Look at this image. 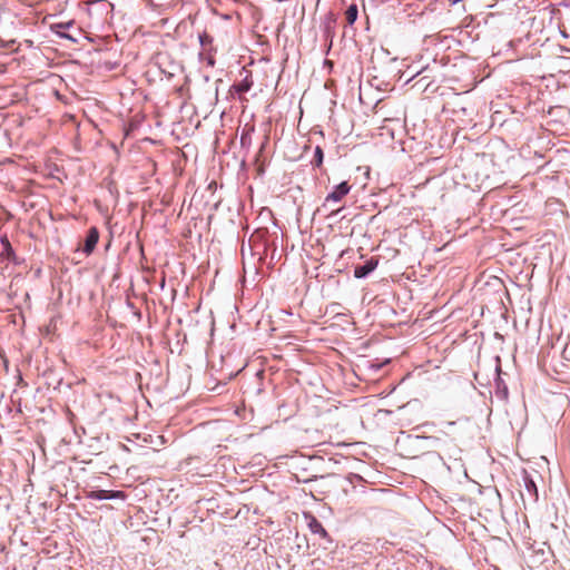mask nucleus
Masks as SVG:
<instances>
[{
  "instance_id": "f3484780",
  "label": "nucleus",
  "mask_w": 570,
  "mask_h": 570,
  "mask_svg": "<svg viewBox=\"0 0 570 570\" xmlns=\"http://www.w3.org/2000/svg\"><path fill=\"white\" fill-rule=\"evenodd\" d=\"M561 50H562V51L570 52V49H569V48L561 47Z\"/></svg>"
},
{
  "instance_id": "dca6fc26",
  "label": "nucleus",
  "mask_w": 570,
  "mask_h": 570,
  "mask_svg": "<svg viewBox=\"0 0 570 570\" xmlns=\"http://www.w3.org/2000/svg\"><path fill=\"white\" fill-rule=\"evenodd\" d=\"M452 4H456L458 2H460L461 0H449Z\"/></svg>"
},
{
  "instance_id": "1a4fd4ad",
  "label": "nucleus",
  "mask_w": 570,
  "mask_h": 570,
  "mask_svg": "<svg viewBox=\"0 0 570 570\" xmlns=\"http://www.w3.org/2000/svg\"><path fill=\"white\" fill-rule=\"evenodd\" d=\"M324 159V153L323 149L320 146H316L314 151V158L312 160V164L316 167H321Z\"/></svg>"
},
{
  "instance_id": "aec40b11",
  "label": "nucleus",
  "mask_w": 570,
  "mask_h": 570,
  "mask_svg": "<svg viewBox=\"0 0 570 570\" xmlns=\"http://www.w3.org/2000/svg\"><path fill=\"white\" fill-rule=\"evenodd\" d=\"M14 570V569H13Z\"/></svg>"
},
{
  "instance_id": "9b49d317",
  "label": "nucleus",
  "mask_w": 570,
  "mask_h": 570,
  "mask_svg": "<svg viewBox=\"0 0 570 570\" xmlns=\"http://www.w3.org/2000/svg\"><path fill=\"white\" fill-rule=\"evenodd\" d=\"M525 490L534 498H538L537 485L533 480L525 479Z\"/></svg>"
},
{
  "instance_id": "ddd939ff",
  "label": "nucleus",
  "mask_w": 570,
  "mask_h": 570,
  "mask_svg": "<svg viewBox=\"0 0 570 570\" xmlns=\"http://www.w3.org/2000/svg\"><path fill=\"white\" fill-rule=\"evenodd\" d=\"M334 21H335L334 19L328 18V20H327V21H326V23H325V33H326V36H327V37H328V36H330V33H331L332 23H334Z\"/></svg>"
},
{
  "instance_id": "7ed1b4c3",
  "label": "nucleus",
  "mask_w": 570,
  "mask_h": 570,
  "mask_svg": "<svg viewBox=\"0 0 570 570\" xmlns=\"http://www.w3.org/2000/svg\"><path fill=\"white\" fill-rule=\"evenodd\" d=\"M99 240V233H98V229L96 227H91L87 235H86V238H85V244H83V253L89 255L94 252L97 243Z\"/></svg>"
},
{
  "instance_id": "f257e3e1",
  "label": "nucleus",
  "mask_w": 570,
  "mask_h": 570,
  "mask_svg": "<svg viewBox=\"0 0 570 570\" xmlns=\"http://www.w3.org/2000/svg\"><path fill=\"white\" fill-rule=\"evenodd\" d=\"M350 190L351 186L347 181H342L341 184L336 185L334 189L326 196L323 208H327L331 203L341 202L343 197L350 193Z\"/></svg>"
},
{
  "instance_id": "39448f33",
  "label": "nucleus",
  "mask_w": 570,
  "mask_h": 570,
  "mask_svg": "<svg viewBox=\"0 0 570 570\" xmlns=\"http://www.w3.org/2000/svg\"><path fill=\"white\" fill-rule=\"evenodd\" d=\"M72 26H73V21L55 23L51 26V30L61 38L68 39L72 42H77V38L62 31V28H70Z\"/></svg>"
},
{
  "instance_id": "20e7f679",
  "label": "nucleus",
  "mask_w": 570,
  "mask_h": 570,
  "mask_svg": "<svg viewBox=\"0 0 570 570\" xmlns=\"http://www.w3.org/2000/svg\"><path fill=\"white\" fill-rule=\"evenodd\" d=\"M377 266V261L374 258H371L366 261L362 265H357L354 268V276L356 278H365L368 274H371Z\"/></svg>"
},
{
  "instance_id": "6e6552de",
  "label": "nucleus",
  "mask_w": 570,
  "mask_h": 570,
  "mask_svg": "<svg viewBox=\"0 0 570 570\" xmlns=\"http://www.w3.org/2000/svg\"><path fill=\"white\" fill-rule=\"evenodd\" d=\"M357 14H358L357 6L354 3L351 4L345 12L347 23L353 24L357 19Z\"/></svg>"
},
{
  "instance_id": "4468645a",
  "label": "nucleus",
  "mask_w": 570,
  "mask_h": 570,
  "mask_svg": "<svg viewBox=\"0 0 570 570\" xmlns=\"http://www.w3.org/2000/svg\"><path fill=\"white\" fill-rule=\"evenodd\" d=\"M207 65H208V66H212V67L215 65V60H214V58H213L212 56H209V57L207 58Z\"/></svg>"
},
{
  "instance_id": "2eb2a0df",
  "label": "nucleus",
  "mask_w": 570,
  "mask_h": 570,
  "mask_svg": "<svg viewBox=\"0 0 570 570\" xmlns=\"http://www.w3.org/2000/svg\"><path fill=\"white\" fill-rule=\"evenodd\" d=\"M560 33H561V36H562L563 38H568V37H569V36H568V33H567L564 30H562Z\"/></svg>"
},
{
  "instance_id": "f8f14e48",
  "label": "nucleus",
  "mask_w": 570,
  "mask_h": 570,
  "mask_svg": "<svg viewBox=\"0 0 570 570\" xmlns=\"http://www.w3.org/2000/svg\"><path fill=\"white\" fill-rule=\"evenodd\" d=\"M2 244L4 245V254L10 257V256H13V250L11 248V245L10 243L8 242L7 238L2 239Z\"/></svg>"
},
{
  "instance_id": "0eeeda50",
  "label": "nucleus",
  "mask_w": 570,
  "mask_h": 570,
  "mask_svg": "<svg viewBox=\"0 0 570 570\" xmlns=\"http://www.w3.org/2000/svg\"><path fill=\"white\" fill-rule=\"evenodd\" d=\"M309 530L315 533L320 534L321 537L325 538L327 535L326 530L322 525V523L314 517H311V520L308 522Z\"/></svg>"
},
{
  "instance_id": "9d476101",
  "label": "nucleus",
  "mask_w": 570,
  "mask_h": 570,
  "mask_svg": "<svg viewBox=\"0 0 570 570\" xmlns=\"http://www.w3.org/2000/svg\"><path fill=\"white\" fill-rule=\"evenodd\" d=\"M199 42H200V46H202L205 50H207V48H208L209 46H212V43H213V37H212V36H209V35H208V33H206V32H203V33H200V35H199Z\"/></svg>"
},
{
  "instance_id": "a211bd4d",
  "label": "nucleus",
  "mask_w": 570,
  "mask_h": 570,
  "mask_svg": "<svg viewBox=\"0 0 570 570\" xmlns=\"http://www.w3.org/2000/svg\"><path fill=\"white\" fill-rule=\"evenodd\" d=\"M446 425L452 426L454 425V422H446Z\"/></svg>"
},
{
  "instance_id": "423d86ee",
  "label": "nucleus",
  "mask_w": 570,
  "mask_h": 570,
  "mask_svg": "<svg viewBox=\"0 0 570 570\" xmlns=\"http://www.w3.org/2000/svg\"><path fill=\"white\" fill-rule=\"evenodd\" d=\"M253 87V80L249 75H247L242 81L238 83H234L232 86V89L236 91L237 94H245L250 90Z\"/></svg>"
},
{
  "instance_id": "f03ea898",
  "label": "nucleus",
  "mask_w": 570,
  "mask_h": 570,
  "mask_svg": "<svg viewBox=\"0 0 570 570\" xmlns=\"http://www.w3.org/2000/svg\"><path fill=\"white\" fill-rule=\"evenodd\" d=\"M87 498L92 500L125 499V493L114 490H94L87 493Z\"/></svg>"
},
{
  "instance_id": "6ab92c4d",
  "label": "nucleus",
  "mask_w": 570,
  "mask_h": 570,
  "mask_svg": "<svg viewBox=\"0 0 570 570\" xmlns=\"http://www.w3.org/2000/svg\"><path fill=\"white\" fill-rule=\"evenodd\" d=\"M503 392H504V394H507V392H508V387L507 386H504Z\"/></svg>"
}]
</instances>
